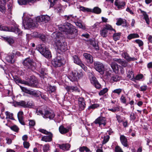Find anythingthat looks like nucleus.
<instances>
[{
    "label": "nucleus",
    "instance_id": "393cba45",
    "mask_svg": "<svg viewBox=\"0 0 152 152\" xmlns=\"http://www.w3.org/2000/svg\"><path fill=\"white\" fill-rule=\"evenodd\" d=\"M74 62L75 64L79 65L82 62L78 56L76 55H74L73 56Z\"/></svg>",
    "mask_w": 152,
    "mask_h": 152
},
{
    "label": "nucleus",
    "instance_id": "6e6d98bb",
    "mask_svg": "<svg viewBox=\"0 0 152 152\" xmlns=\"http://www.w3.org/2000/svg\"><path fill=\"white\" fill-rule=\"evenodd\" d=\"M123 20L121 18H119L117 19L116 24L118 26H120L123 23Z\"/></svg>",
    "mask_w": 152,
    "mask_h": 152
},
{
    "label": "nucleus",
    "instance_id": "13d9d810",
    "mask_svg": "<svg viewBox=\"0 0 152 152\" xmlns=\"http://www.w3.org/2000/svg\"><path fill=\"white\" fill-rule=\"evenodd\" d=\"M39 132L45 134H48L50 132H48L46 130L42 129H39Z\"/></svg>",
    "mask_w": 152,
    "mask_h": 152
},
{
    "label": "nucleus",
    "instance_id": "774afa93",
    "mask_svg": "<svg viewBox=\"0 0 152 152\" xmlns=\"http://www.w3.org/2000/svg\"><path fill=\"white\" fill-rule=\"evenodd\" d=\"M130 119L131 120L134 121L136 118L135 115L134 113H132L130 115Z\"/></svg>",
    "mask_w": 152,
    "mask_h": 152
},
{
    "label": "nucleus",
    "instance_id": "a19ab883",
    "mask_svg": "<svg viewBox=\"0 0 152 152\" xmlns=\"http://www.w3.org/2000/svg\"><path fill=\"white\" fill-rule=\"evenodd\" d=\"M54 7L55 8V11L58 12H61L62 7L60 5H58L56 7L55 6Z\"/></svg>",
    "mask_w": 152,
    "mask_h": 152
},
{
    "label": "nucleus",
    "instance_id": "79ce46f5",
    "mask_svg": "<svg viewBox=\"0 0 152 152\" xmlns=\"http://www.w3.org/2000/svg\"><path fill=\"white\" fill-rule=\"evenodd\" d=\"M43 18V21L47 22L50 20V17L48 15H42Z\"/></svg>",
    "mask_w": 152,
    "mask_h": 152
},
{
    "label": "nucleus",
    "instance_id": "2eb2a0df",
    "mask_svg": "<svg viewBox=\"0 0 152 152\" xmlns=\"http://www.w3.org/2000/svg\"><path fill=\"white\" fill-rule=\"evenodd\" d=\"M115 4L118 9H123L124 8L125 4L123 1L115 0Z\"/></svg>",
    "mask_w": 152,
    "mask_h": 152
},
{
    "label": "nucleus",
    "instance_id": "aec40b11",
    "mask_svg": "<svg viewBox=\"0 0 152 152\" xmlns=\"http://www.w3.org/2000/svg\"><path fill=\"white\" fill-rule=\"evenodd\" d=\"M5 3V0H0V11L2 13H4L6 11Z\"/></svg>",
    "mask_w": 152,
    "mask_h": 152
},
{
    "label": "nucleus",
    "instance_id": "58836bf2",
    "mask_svg": "<svg viewBox=\"0 0 152 152\" xmlns=\"http://www.w3.org/2000/svg\"><path fill=\"white\" fill-rule=\"evenodd\" d=\"M64 18L66 20H72L74 17L72 15H65L64 16Z\"/></svg>",
    "mask_w": 152,
    "mask_h": 152
},
{
    "label": "nucleus",
    "instance_id": "39448f33",
    "mask_svg": "<svg viewBox=\"0 0 152 152\" xmlns=\"http://www.w3.org/2000/svg\"><path fill=\"white\" fill-rule=\"evenodd\" d=\"M37 49L39 52L46 58L51 57L50 52L48 48L45 47L44 45L41 44L38 45Z\"/></svg>",
    "mask_w": 152,
    "mask_h": 152
},
{
    "label": "nucleus",
    "instance_id": "2f4dec72",
    "mask_svg": "<svg viewBox=\"0 0 152 152\" xmlns=\"http://www.w3.org/2000/svg\"><path fill=\"white\" fill-rule=\"evenodd\" d=\"M139 37L138 34H131L128 36L127 39L129 40H130L132 39L138 38Z\"/></svg>",
    "mask_w": 152,
    "mask_h": 152
},
{
    "label": "nucleus",
    "instance_id": "5701e85b",
    "mask_svg": "<svg viewBox=\"0 0 152 152\" xmlns=\"http://www.w3.org/2000/svg\"><path fill=\"white\" fill-rule=\"evenodd\" d=\"M37 0H18V2L20 5H25L27 3H34L36 2Z\"/></svg>",
    "mask_w": 152,
    "mask_h": 152
},
{
    "label": "nucleus",
    "instance_id": "49530a36",
    "mask_svg": "<svg viewBox=\"0 0 152 152\" xmlns=\"http://www.w3.org/2000/svg\"><path fill=\"white\" fill-rule=\"evenodd\" d=\"M120 100L121 102L124 104H126V99L125 96L123 94H122L120 97Z\"/></svg>",
    "mask_w": 152,
    "mask_h": 152
},
{
    "label": "nucleus",
    "instance_id": "c756f323",
    "mask_svg": "<svg viewBox=\"0 0 152 152\" xmlns=\"http://www.w3.org/2000/svg\"><path fill=\"white\" fill-rule=\"evenodd\" d=\"M142 13L144 17V18L145 20L146 23L147 24H149L150 21L148 15L144 11L142 12Z\"/></svg>",
    "mask_w": 152,
    "mask_h": 152
},
{
    "label": "nucleus",
    "instance_id": "69168bd1",
    "mask_svg": "<svg viewBox=\"0 0 152 152\" xmlns=\"http://www.w3.org/2000/svg\"><path fill=\"white\" fill-rule=\"evenodd\" d=\"M79 65L80 66V67L85 71H86L87 70V67L85 65L83 64L82 63V62Z\"/></svg>",
    "mask_w": 152,
    "mask_h": 152
},
{
    "label": "nucleus",
    "instance_id": "864d4df0",
    "mask_svg": "<svg viewBox=\"0 0 152 152\" xmlns=\"http://www.w3.org/2000/svg\"><path fill=\"white\" fill-rule=\"evenodd\" d=\"M143 75H138L136 76L135 77H134V80L132 81H135L136 80H139L142 78Z\"/></svg>",
    "mask_w": 152,
    "mask_h": 152
},
{
    "label": "nucleus",
    "instance_id": "9b49d317",
    "mask_svg": "<svg viewBox=\"0 0 152 152\" xmlns=\"http://www.w3.org/2000/svg\"><path fill=\"white\" fill-rule=\"evenodd\" d=\"M20 86L21 89L23 92L35 97L38 96V92L37 91L32 89H28L26 88L21 86Z\"/></svg>",
    "mask_w": 152,
    "mask_h": 152
},
{
    "label": "nucleus",
    "instance_id": "338daca9",
    "mask_svg": "<svg viewBox=\"0 0 152 152\" xmlns=\"http://www.w3.org/2000/svg\"><path fill=\"white\" fill-rule=\"evenodd\" d=\"M24 147L25 148H28L29 146V143L27 142H24L23 143Z\"/></svg>",
    "mask_w": 152,
    "mask_h": 152
},
{
    "label": "nucleus",
    "instance_id": "f257e3e1",
    "mask_svg": "<svg viewBox=\"0 0 152 152\" xmlns=\"http://www.w3.org/2000/svg\"><path fill=\"white\" fill-rule=\"evenodd\" d=\"M58 28L60 31L53 32L51 37L55 42V48L64 52L66 50L67 48L66 43L65 42L64 34L67 35L68 36L73 35L71 37L72 38L76 35L77 31L73 25L68 23L59 25Z\"/></svg>",
    "mask_w": 152,
    "mask_h": 152
},
{
    "label": "nucleus",
    "instance_id": "423d86ee",
    "mask_svg": "<svg viewBox=\"0 0 152 152\" xmlns=\"http://www.w3.org/2000/svg\"><path fill=\"white\" fill-rule=\"evenodd\" d=\"M83 75L82 72H78L75 70L69 73L68 77L71 81H77L78 79L82 77Z\"/></svg>",
    "mask_w": 152,
    "mask_h": 152
},
{
    "label": "nucleus",
    "instance_id": "052dcab7",
    "mask_svg": "<svg viewBox=\"0 0 152 152\" xmlns=\"http://www.w3.org/2000/svg\"><path fill=\"white\" fill-rule=\"evenodd\" d=\"M98 81L96 78L94 77H93L91 79V82L92 84L94 85L95 83Z\"/></svg>",
    "mask_w": 152,
    "mask_h": 152
},
{
    "label": "nucleus",
    "instance_id": "c9c22d12",
    "mask_svg": "<svg viewBox=\"0 0 152 152\" xmlns=\"http://www.w3.org/2000/svg\"><path fill=\"white\" fill-rule=\"evenodd\" d=\"M127 77L132 80H134L133 72L132 71H129Z\"/></svg>",
    "mask_w": 152,
    "mask_h": 152
},
{
    "label": "nucleus",
    "instance_id": "4d7b16f0",
    "mask_svg": "<svg viewBox=\"0 0 152 152\" xmlns=\"http://www.w3.org/2000/svg\"><path fill=\"white\" fill-rule=\"evenodd\" d=\"M43 17L42 15L37 17L36 18V21L38 22H42Z\"/></svg>",
    "mask_w": 152,
    "mask_h": 152
},
{
    "label": "nucleus",
    "instance_id": "a18cd8bd",
    "mask_svg": "<svg viewBox=\"0 0 152 152\" xmlns=\"http://www.w3.org/2000/svg\"><path fill=\"white\" fill-rule=\"evenodd\" d=\"M10 128L12 130L16 132H18L19 130V128L16 125L11 126Z\"/></svg>",
    "mask_w": 152,
    "mask_h": 152
},
{
    "label": "nucleus",
    "instance_id": "4be33fe9",
    "mask_svg": "<svg viewBox=\"0 0 152 152\" xmlns=\"http://www.w3.org/2000/svg\"><path fill=\"white\" fill-rule=\"evenodd\" d=\"M70 146V145L68 143L63 144L61 145H58L59 147L64 151L69 150Z\"/></svg>",
    "mask_w": 152,
    "mask_h": 152
},
{
    "label": "nucleus",
    "instance_id": "7ed1b4c3",
    "mask_svg": "<svg viewBox=\"0 0 152 152\" xmlns=\"http://www.w3.org/2000/svg\"><path fill=\"white\" fill-rule=\"evenodd\" d=\"M45 107L42 106L40 108H37L36 110V113L37 115H41L44 118H49L52 119L55 116L53 113H51L45 109Z\"/></svg>",
    "mask_w": 152,
    "mask_h": 152
},
{
    "label": "nucleus",
    "instance_id": "4468645a",
    "mask_svg": "<svg viewBox=\"0 0 152 152\" xmlns=\"http://www.w3.org/2000/svg\"><path fill=\"white\" fill-rule=\"evenodd\" d=\"M48 134V135L44 136L42 137L41 140L45 142H50L52 141L53 134L49 132Z\"/></svg>",
    "mask_w": 152,
    "mask_h": 152
},
{
    "label": "nucleus",
    "instance_id": "f03ea898",
    "mask_svg": "<svg viewBox=\"0 0 152 152\" xmlns=\"http://www.w3.org/2000/svg\"><path fill=\"white\" fill-rule=\"evenodd\" d=\"M19 26L18 25L15 24L14 26L9 28L8 27L4 26L1 23L0 25V30L14 32L16 34H18L19 37H20L23 35L22 31L19 28Z\"/></svg>",
    "mask_w": 152,
    "mask_h": 152
},
{
    "label": "nucleus",
    "instance_id": "e433bc0d",
    "mask_svg": "<svg viewBox=\"0 0 152 152\" xmlns=\"http://www.w3.org/2000/svg\"><path fill=\"white\" fill-rule=\"evenodd\" d=\"M56 89L55 86H50L48 88V91L50 93H52L53 92H55Z\"/></svg>",
    "mask_w": 152,
    "mask_h": 152
},
{
    "label": "nucleus",
    "instance_id": "cd10ccee",
    "mask_svg": "<svg viewBox=\"0 0 152 152\" xmlns=\"http://www.w3.org/2000/svg\"><path fill=\"white\" fill-rule=\"evenodd\" d=\"M5 114L6 116V119H10L11 120H14V118L13 116V114L8 111H6L5 112Z\"/></svg>",
    "mask_w": 152,
    "mask_h": 152
},
{
    "label": "nucleus",
    "instance_id": "473e14b6",
    "mask_svg": "<svg viewBox=\"0 0 152 152\" xmlns=\"http://www.w3.org/2000/svg\"><path fill=\"white\" fill-rule=\"evenodd\" d=\"M103 28H105V29H106L107 31H113L115 32H116L115 30L110 25L108 24L105 25Z\"/></svg>",
    "mask_w": 152,
    "mask_h": 152
},
{
    "label": "nucleus",
    "instance_id": "7c9ffc66",
    "mask_svg": "<svg viewBox=\"0 0 152 152\" xmlns=\"http://www.w3.org/2000/svg\"><path fill=\"white\" fill-rule=\"evenodd\" d=\"M91 12H94L96 14H99L101 12V10L98 7H95L93 10L91 9Z\"/></svg>",
    "mask_w": 152,
    "mask_h": 152
},
{
    "label": "nucleus",
    "instance_id": "1a4fd4ad",
    "mask_svg": "<svg viewBox=\"0 0 152 152\" xmlns=\"http://www.w3.org/2000/svg\"><path fill=\"white\" fill-rule=\"evenodd\" d=\"M23 64L25 68L32 69L34 68V63L33 60L29 58L25 59L23 61Z\"/></svg>",
    "mask_w": 152,
    "mask_h": 152
},
{
    "label": "nucleus",
    "instance_id": "9d476101",
    "mask_svg": "<svg viewBox=\"0 0 152 152\" xmlns=\"http://www.w3.org/2000/svg\"><path fill=\"white\" fill-rule=\"evenodd\" d=\"M17 81L18 83L31 87H37L38 85V82L36 80H31L30 83L19 79H18Z\"/></svg>",
    "mask_w": 152,
    "mask_h": 152
},
{
    "label": "nucleus",
    "instance_id": "dca6fc26",
    "mask_svg": "<svg viewBox=\"0 0 152 152\" xmlns=\"http://www.w3.org/2000/svg\"><path fill=\"white\" fill-rule=\"evenodd\" d=\"M111 66L115 73H118L119 72L120 66H118L116 63L113 62L111 64Z\"/></svg>",
    "mask_w": 152,
    "mask_h": 152
},
{
    "label": "nucleus",
    "instance_id": "0eeeda50",
    "mask_svg": "<svg viewBox=\"0 0 152 152\" xmlns=\"http://www.w3.org/2000/svg\"><path fill=\"white\" fill-rule=\"evenodd\" d=\"M23 26L25 29L37 26L36 23L34 22L33 20L30 18H26L24 20H23Z\"/></svg>",
    "mask_w": 152,
    "mask_h": 152
},
{
    "label": "nucleus",
    "instance_id": "de8ad7c7",
    "mask_svg": "<svg viewBox=\"0 0 152 152\" xmlns=\"http://www.w3.org/2000/svg\"><path fill=\"white\" fill-rule=\"evenodd\" d=\"M58 0H48V1L50 4V7H51L53 6Z\"/></svg>",
    "mask_w": 152,
    "mask_h": 152
},
{
    "label": "nucleus",
    "instance_id": "4c0bfd02",
    "mask_svg": "<svg viewBox=\"0 0 152 152\" xmlns=\"http://www.w3.org/2000/svg\"><path fill=\"white\" fill-rule=\"evenodd\" d=\"M99 106V105L98 104L95 103L90 105L88 107V110H90L91 109H94L97 108Z\"/></svg>",
    "mask_w": 152,
    "mask_h": 152
},
{
    "label": "nucleus",
    "instance_id": "72a5a7b5",
    "mask_svg": "<svg viewBox=\"0 0 152 152\" xmlns=\"http://www.w3.org/2000/svg\"><path fill=\"white\" fill-rule=\"evenodd\" d=\"M79 9L80 10L84 12H90L91 11V9L83 6L80 7Z\"/></svg>",
    "mask_w": 152,
    "mask_h": 152
},
{
    "label": "nucleus",
    "instance_id": "20e7f679",
    "mask_svg": "<svg viewBox=\"0 0 152 152\" xmlns=\"http://www.w3.org/2000/svg\"><path fill=\"white\" fill-rule=\"evenodd\" d=\"M52 65L56 68L63 66L65 62L63 57L60 55L54 58L51 61Z\"/></svg>",
    "mask_w": 152,
    "mask_h": 152
},
{
    "label": "nucleus",
    "instance_id": "ddd939ff",
    "mask_svg": "<svg viewBox=\"0 0 152 152\" xmlns=\"http://www.w3.org/2000/svg\"><path fill=\"white\" fill-rule=\"evenodd\" d=\"M96 124H99V125L103 124L104 126L106 124V119L104 117H100L96 119L94 121Z\"/></svg>",
    "mask_w": 152,
    "mask_h": 152
},
{
    "label": "nucleus",
    "instance_id": "e2e57ef3",
    "mask_svg": "<svg viewBox=\"0 0 152 152\" xmlns=\"http://www.w3.org/2000/svg\"><path fill=\"white\" fill-rule=\"evenodd\" d=\"M26 106H25V107H29V108H31V107H32L33 105V104L30 102H26Z\"/></svg>",
    "mask_w": 152,
    "mask_h": 152
},
{
    "label": "nucleus",
    "instance_id": "8fccbe9b",
    "mask_svg": "<svg viewBox=\"0 0 152 152\" xmlns=\"http://www.w3.org/2000/svg\"><path fill=\"white\" fill-rule=\"evenodd\" d=\"M49 145L48 144H46L44 145L43 150L44 152H47L49 150Z\"/></svg>",
    "mask_w": 152,
    "mask_h": 152
},
{
    "label": "nucleus",
    "instance_id": "ea45409f",
    "mask_svg": "<svg viewBox=\"0 0 152 152\" xmlns=\"http://www.w3.org/2000/svg\"><path fill=\"white\" fill-rule=\"evenodd\" d=\"M122 89L119 88L114 90L112 92L118 95H119L122 92Z\"/></svg>",
    "mask_w": 152,
    "mask_h": 152
},
{
    "label": "nucleus",
    "instance_id": "a211bd4d",
    "mask_svg": "<svg viewBox=\"0 0 152 152\" xmlns=\"http://www.w3.org/2000/svg\"><path fill=\"white\" fill-rule=\"evenodd\" d=\"M15 54V53H12L11 54L7 55L6 57V60L8 62L11 63H14L15 60L13 59V58Z\"/></svg>",
    "mask_w": 152,
    "mask_h": 152
},
{
    "label": "nucleus",
    "instance_id": "5fc2aeb1",
    "mask_svg": "<svg viewBox=\"0 0 152 152\" xmlns=\"http://www.w3.org/2000/svg\"><path fill=\"white\" fill-rule=\"evenodd\" d=\"M134 42L138 44L140 47L142 46L143 45V42L140 39H136L134 41Z\"/></svg>",
    "mask_w": 152,
    "mask_h": 152
},
{
    "label": "nucleus",
    "instance_id": "bf43d9fd",
    "mask_svg": "<svg viewBox=\"0 0 152 152\" xmlns=\"http://www.w3.org/2000/svg\"><path fill=\"white\" fill-rule=\"evenodd\" d=\"M122 56L127 61H128L129 57V55L126 52L123 53H122Z\"/></svg>",
    "mask_w": 152,
    "mask_h": 152
},
{
    "label": "nucleus",
    "instance_id": "c03bdc74",
    "mask_svg": "<svg viewBox=\"0 0 152 152\" xmlns=\"http://www.w3.org/2000/svg\"><path fill=\"white\" fill-rule=\"evenodd\" d=\"M108 89L107 88H105L101 90L99 93V95H102L107 92Z\"/></svg>",
    "mask_w": 152,
    "mask_h": 152
},
{
    "label": "nucleus",
    "instance_id": "603ef678",
    "mask_svg": "<svg viewBox=\"0 0 152 152\" xmlns=\"http://www.w3.org/2000/svg\"><path fill=\"white\" fill-rule=\"evenodd\" d=\"M110 138V136L109 135H107L104 136L103 141V144H104L106 143L109 140Z\"/></svg>",
    "mask_w": 152,
    "mask_h": 152
},
{
    "label": "nucleus",
    "instance_id": "b1692460",
    "mask_svg": "<svg viewBox=\"0 0 152 152\" xmlns=\"http://www.w3.org/2000/svg\"><path fill=\"white\" fill-rule=\"evenodd\" d=\"M122 79V77L117 75H112L111 80L112 82H117Z\"/></svg>",
    "mask_w": 152,
    "mask_h": 152
},
{
    "label": "nucleus",
    "instance_id": "6e6552de",
    "mask_svg": "<svg viewBox=\"0 0 152 152\" xmlns=\"http://www.w3.org/2000/svg\"><path fill=\"white\" fill-rule=\"evenodd\" d=\"M94 64L95 69L101 74L103 75L104 71V66L103 64L99 61L94 62Z\"/></svg>",
    "mask_w": 152,
    "mask_h": 152
},
{
    "label": "nucleus",
    "instance_id": "f704fd0d",
    "mask_svg": "<svg viewBox=\"0 0 152 152\" xmlns=\"http://www.w3.org/2000/svg\"><path fill=\"white\" fill-rule=\"evenodd\" d=\"M16 104L18 106H20L25 107L26 102L24 101H20L19 102H16Z\"/></svg>",
    "mask_w": 152,
    "mask_h": 152
},
{
    "label": "nucleus",
    "instance_id": "3c124183",
    "mask_svg": "<svg viewBox=\"0 0 152 152\" xmlns=\"http://www.w3.org/2000/svg\"><path fill=\"white\" fill-rule=\"evenodd\" d=\"M66 89L70 91H73L76 90L77 88L74 86H67L66 88Z\"/></svg>",
    "mask_w": 152,
    "mask_h": 152
},
{
    "label": "nucleus",
    "instance_id": "6ab92c4d",
    "mask_svg": "<svg viewBox=\"0 0 152 152\" xmlns=\"http://www.w3.org/2000/svg\"><path fill=\"white\" fill-rule=\"evenodd\" d=\"M83 56L87 60L88 63L90 64H92L93 62L92 56L90 54L85 53L83 54Z\"/></svg>",
    "mask_w": 152,
    "mask_h": 152
},
{
    "label": "nucleus",
    "instance_id": "c85d7f7f",
    "mask_svg": "<svg viewBox=\"0 0 152 152\" xmlns=\"http://www.w3.org/2000/svg\"><path fill=\"white\" fill-rule=\"evenodd\" d=\"M121 34V32L115 33L113 36V39L115 41L119 40L120 38Z\"/></svg>",
    "mask_w": 152,
    "mask_h": 152
},
{
    "label": "nucleus",
    "instance_id": "f3484780",
    "mask_svg": "<svg viewBox=\"0 0 152 152\" xmlns=\"http://www.w3.org/2000/svg\"><path fill=\"white\" fill-rule=\"evenodd\" d=\"M70 130V128L67 127L65 128L63 126L61 125L59 128V130L60 133L62 134H64L68 132Z\"/></svg>",
    "mask_w": 152,
    "mask_h": 152
},
{
    "label": "nucleus",
    "instance_id": "412c9836",
    "mask_svg": "<svg viewBox=\"0 0 152 152\" xmlns=\"http://www.w3.org/2000/svg\"><path fill=\"white\" fill-rule=\"evenodd\" d=\"M120 140L121 144L125 147L128 146L127 140L126 137L124 135H121Z\"/></svg>",
    "mask_w": 152,
    "mask_h": 152
},
{
    "label": "nucleus",
    "instance_id": "680f3d73",
    "mask_svg": "<svg viewBox=\"0 0 152 152\" xmlns=\"http://www.w3.org/2000/svg\"><path fill=\"white\" fill-rule=\"evenodd\" d=\"M115 152H123L121 148L118 146H117L115 147Z\"/></svg>",
    "mask_w": 152,
    "mask_h": 152
},
{
    "label": "nucleus",
    "instance_id": "bb28decb",
    "mask_svg": "<svg viewBox=\"0 0 152 152\" xmlns=\"http://www.w3.org/2000/svg\"><path fill=\"white\" fill-rule=\"evenodd\" d=\"M107 33L108 31L103 28L100 31V34L104 37H107Z\"/></svg>",
    "mask_w": 152,
    "mask_h": 152
},
{
    "label": "nucleus",
    "instance_id": "a878e982",
    "mask_svg": "<svg viewBox=\"0 0 152 152\" xmlns=\"http://www.w3.org/2000/svg\"><path fill=\"white\" fill-rule=\"evenodd\" d=\"M4 39L10 45H12L14 42V40L12 37H5Z\"/></svg>",
    "mask_w": 152,
    "mask_h": 152
},
{
    "label": "nucleus",
    "instance_id": "f8f14e48",
    "mask_svg": "<svg viewBox=\"0 0 152 152\" xmlns=\"http://www.w3.org/2000/svg\"><path fill=\"white\" fill-rule=\"evenodd\" d=\"M78 104L80 110H83L86 107L85 100L83 98L79 97L78 99Z\"/></svg>",
    "mask_w": 152,
    "mask_h": 152
},
{
    "label": "nucleus",
    "instance_id": "09e8293b",
    "mask_svg": "<svg viewBox=\"0 0 152 152\" xmlns=\"http://www.w3.org/2000/svg\"><path fill=\"white\" fill-rule=\"evenodd\" d=\"M91 44L92 46L95 48L96 50L98 49L99 47L97 44H96L94 41H91Z\"/></svg>",
    "mask_w": 152,
    "mask_h": 152
},
{
    "label": "nucleus",
    "instance_id": "37998d69",
    "mask_svg": "<svg viewBox=\"0 0 152 152\" xmlns=\"http://www.w3.org/2000/svg\"><path fill=\"white\" fill-rule=\"evenodd\" d=\"M74 23H75V25L80 28L83 29H85L86 28L85 26L83 25L80 23L78 22H75Z\"/></svg>",
    "mask_w": 152,
    "mask_h": 152
},
{
    "label": "nucleus",
    "instance_id": "0e129e2a",
    "mask_svg": "<svg viewBox=\"0 0 152 152\" xmlns=\"http://www.w3.org/2000/svg\"><path fill=\"white\" fill-rule=\"evenodd\" d=\"M29 121V125L30 127L33 126H34L35 123L34 120H30Z\"/></svg>",
    "mask_w": 152,
    "mask_h": 152
}]
</instances>
